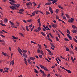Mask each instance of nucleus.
<instances>
[{
  "instance_id": "nucleus-46",
  "label": "nucleus",
  "mask_w": 77,
  "mask_h": 77,
  "mask_svg": "<svg viewBox=\"0 0 77 77\" xmlns=\"http://www.w3.org/2000/svg\"><path fill=\"white\" fill-rule=\"evenodd\" d=\"M26 29L27 31H29V29H28V26H26Z\"/></svg>"
},
{
  "instance_id": "nucleus-64",
  "label": "nucleus",
  "mask_w": 77,
  "mask_h": 77,
  "mask_svg": "<svg viewBox=\"0 0 77 77\" xmlns=\"http://www.w3.org/2000/svg\"><path fill=\"white\" fill-rule=\"evenodd\" d=\"M37 29H38V30H41V27H38Z\"/></svg>"
},
{
  "instance_id": "nucleus-27",
  "label": "nucleus",
  "mask_w": 77,
  "mask_h": 77,
  "mask_svg": "<svg viewBox=\"0 0 77 77\" xmlns=\"http://www.w3.org/2000/svg\"><path fill=\"white\" fill-rule=\"evenodd\" d=\"M72 32L73 33H77V31L75 30H73L72 31Z\"/></svg>"
},
{
  "instance_id": "nucleus-14",
  "label": "nucleus",
  "mask_w": 77,
  "mask_h": 77,
  "mask_svg": "<svg viewBox=\"0 0 77 77\" xmlns=\"http://www.w3.org/2000/svg\"><path fill=\"white\" fill-rule=\"evenodd\" d=\"M39 12V11L38 10L35 11H34V13H35V14H36V15H37V14H39V13H38Z\"/></svg>"
},
{
  "instance_id": "nucleus-49",
  "label": "nucleus",
  "mask_w": 77,
  "mask_h": 77,
  "mask_svg": "<svg viewBox=\"0 0 77 77\" xmlns=\"http://www.w3.org/2000/svg\"><path fill=\"white\" fill-rule=\"evenodd\" d=\"M31 43H32L33 44H36V43L35 42H34L33 41H31Z\"/></svg>"
},
{
  "instance_id": "nucleus-59",
  "label": "nucleus",
  "mask_w": 77,
  "mask_h": 77,
  "mask_svg": "<svg viewBox=\"0 0 77 77\" xmlns=\"http://www.w3.org/2000/svg\"><path fill=\"white\" fill-rule=\"evenodd\" d=\"M66 51H69V49L68 48H66Z\"/></svg>"
},
{
  "instance_id": "nucleus-22",
  "label": "nucleus",
  "mask_w": 77,
  "mask_h": 77,
  "mask_svg": "<svg viewBox=\"0 0 77 77\" xmlns=\"http://www.w3.org/2000/svg\"><path fill=\"white\" fill-rule=\"evenodd\" d=\"M40 53H41V54H42V56H44V52L42 50L40 51Z\"/></svg>"
},
{
  "instance_id": "nucleus-24",
  "label": "nucleus",
  "mask_w": 77,
  "mask_h": 77,
  "mask_svg": "<svg viewBox=\"0 0 77 77\" xmlns=\"http://www.w3.org/2000/svg\"><path fill=\"white\" fill-rule=\"evenodd\" d=\"M18 51H19V53H21V50L20 48H19V49L18 50Z\"/></svg>"
},
{
  "instance_id": "nucleus-20",
  "label": "nucleus",
  "mask_w": 77,
  "mask_h": 77,
  "mask_svg": "<svg viewBox=\"0 0 77 77\" xmlns=\"http://www.w3.org/2000/svg\"><path fill=\"white\" fill-rule=\"evenodd\" d=\"M72 27L73 29H77V27H76V26L74 25H72Z\"/></svg>"
},
{
  "instance_id": "nucleus-39",
  "label": "nucleus",
  "mask_w": 77,
  "mask_h": 77,
  "mask_svg": "<svg viewBox=\"0 0 77 77\" xmlns=\"http://www.w3.org/2000/svg\"><path fill=\"white\" fill-rule=\"evenodd\" d=\"M65 15L66 16V17H67L68 18H69V16L68 15L66 14H65Z\"/></svg>"
},
{
  "instance_id": "nucleus-56",
  "label": "nucleus",
  "mask_w": 77,
  "mask_h": 77,
  "mask_svg": "<svg viewBox=\"0 0 77 77\" xmlns=\"http://www.w3.org/2000/svg\"><path fill=\"white\" fill-rule=\"evenodd\" d=\"M44 45L45 47V48H47V45H45V44H44Z\"/></svg>"
},
{
  "instance_id": "nucleus-60",
  "label": "nucleus",
  "mask_w": 77,
  "mask_h": 77,
  "mask_svg": "<svg viewBox=\"0 0 77 77\" xmlns=\"http://www.w3.org/2000/svg\"><path fill=\"white\" fill-rule=\"evenodd\" d=\"M63 19H65L66 20V17H65V16H63Z\"/></svg>"
},
{
  "instance_id": "nucleus-9",
  "label": "nucleus",
  "mask_w": 77,
  "mask_h": 77,
  "mask_svg": "<svg viewBox=\"0 0 77 77\" xmlns=\"http://www.w3.org/2000/svg\"><path fill=\"white\" fill-rule=\"evenodd\" d=\"M52 27H53V28H56L57 27V25L52 24Z\"/></svg>"
},
{
  "instance_id": "nucleus-8",
  "label": "nucleus",
  "mask_w": 77,
  "mask_h": 77,
  "mask_svg": "<svg viewBox=\"0 0 77 77\" xmlns=\"http://www.w3.org/2000/svg\"><path fill=\"white\" fill-rule=\"evenodd\" d=\"M51 4V2H47L45 3V6H47L48 5H50Z\"/></svg>"
},
{
  "instance_id": "nucleus-32",
  "label": "nucleus",
  "mask_w": 77,
  "mask_h": 77,
  "mask_svg": "<svg viewBox=\"0 0 77 77\" xmlns=\"http://www.w3.org/2000/svg\"><path fill=\"white\" fill-rule=\"evenodd\" d=\"M46 12L47 15H48V14H50V13H49V12H48V11H46Z\"/></svg>"
},
{
  "instance_id": "nucleus-61",
  "label": "nucleus",
  "mask_w": 77,
  "mask_h": 77,
  "mask_svg": "<svg viewBox=\"0 0 77 77\" xmlns=\"http://www.w3.org/2000/svg\"><path fill=\"white\" fill-rule=\"evenodd\" d=\"M50 12H51V14H52L53 13V10H52V11H50Z\"/></svg>"
},
{
  "instance_id": "nucleus-48",
  "label": "nucleus",
  "mask_w": 77,
  "mask_h": 77,
  "mask_svg": "<svg viewBox=\"0 0 77 77\" xmlns=\"http://www.w3.org/2000/svg\"><path fill=\"white\" fill-rule=\"evenodd\" d=\"M49 55H50V56H52V55H53V53H51V52H49Z\"/></svg>"
},
{
  "instance_id": "nucleus-47",
  "label": "nucleus",
  "mask_w": 77,
  "mask_h": 77,
  "mask_svg": "<svg viewBox=\"0 0 77 77\" xmlns=\"http://www.w3.org/2000/svg\"><path fill=\"white\" fill-rule=\"evenodd\" d=\"M51 46H52V47H53V48H55V46L53 45L51 43Z\"/></svg>"
},
{
  "instance_id": "nucleus-1",
  "label": "nucleus",
  "mask_w": 77,
  "mask_h": 77,
  "mask_svg": "<svg viewBox=\"0 0 77 77\" xmlns=\"http://www.w3.org/2000/svg\"><path fill=\"white\" fill-rule=\"evenodd\" d=\"M10 4H11V5H14L12 6H10V8L12 10H15V9H17L18 8H19V6H20V4H17V5L16 4H14L13 3H12L11 2H9Z\"/></svg>"
},
{
  "instance_id": "nucleus-51",
  "label": "nucleus",
  "mask_w": 77,
  "mask_h": 77,
  "mask_svg": "<svg viewBox=\"0 0 77 77\" xmlns=\"http://www.w3.org/2000/svg\"><path fill=\"white\" fill-rule=\"evenodd\" d=\"M56 61H57V62L58 64H59V61H58V60H57V59H56Z\"/></svg>"
},
{
  "instance_id": "nucleus-50",
  "label": "nucleus",
  "mask_w": 77,
  "mask_h": 77,
  "mask_svg": "<svg viewBox=\"0 0 77 77\" xmlns=\"http://www.w3.org/2000/svg\"><path fill=\"white\" fill-rule=\"evenodd\" d=\"M46 50L47 51H48L49 52V53H51V51H50V50L48 49H46Z\"/></svg>"
},
{
  "instance_id": "nucleus-44",
  "label": "nucleus",
  "mask_w": 77,
  "mask_h": 77,
  "mask_svg": "<svg viewBox=\"0 0 77 77\" xmlns=\"http://www.w3.org/2000/svg\"><path fill=\"white\" fill-rule=\"evenodd\" d=\"M37 53H40V49H38L37 50Z\"/></svg>"
},
{
  "instance_id": "nucleus-11",
  "label": "nucleus",
  "mask_w": 77,
  "mask_h": 77,
  "mask_svg": "<svg viewBox=\"0 0 77 77\" xmlns=\"http://www.w3.org/2000/svg\"><path fill=\"white\" fill-rule=\"evenodd\" d=\"M29 3H26V5H27L28 6H30V5H31V6H32V3L30 2H29Z\"/></svg>"
},
{
  "instance_id": "nucleus-26",
  "label": "nucleus",
  "mask_w": 77,
  "mask_h": 77,
  "mask_svg": "<svg viewBox=\"0 0 77 77\" xmlns=\"http://www.w3.org/2000/svg\"><path fill=\"white\" fill-rule=\"evenodd\" d=\"M45 60H47V61H48V62H50V63H51V61H50L49 60H48V59L47 58H45Z\"/></svg>"
},
{
  "instance_id": "nucleus-42",
  "label": "nucleus",
  "mask_w": 77,
  "mask_h": 77,
  "mask_svg": "<svg viewBox=\"0 0 77 77\" xmlns=\"http://www.w3.org/2000/svg\"><path fill=\"white\" fill-rule=\"evenodd\" d=\"M64 40L66 41H69V40H68V39H67L66 38H65L64 39Z\"/></svg>"
},
{
  "instance_id": "nucleus-30",
  "label": "nucleus",
  "mask_w": 77,
  "mask_h": 77,
  "mask_svg": "<svg viewBox=\"0 0 77 77\" xmlns=\"http://www.w3.org/2000/svg\"><path fill=\"white\" fill-rule=\"evenodd\" d=\"M71 59L73 63L74 62V58H73V57H71Z\"/></svg>"
},
{
  "instance_id": "nucleus-38",
  "label": "nucleus",
  "mask_w": 77,
  "mask_h": 77,
  "mask_svg": "<svg viewBox=\"0 0 77 77\" xmlns=\"http://www.w3.org/2000/svg\"><path fill=\"white\" fill-rule=\"evenodd\" d=\"M66 32L67 33H68L69 34H70V32H69V30L67 29Z\"/></svg>"
},
{
  "instance_id": "nucleus-6",
  "label": "nucleus",
  "mask_w": 77,
  "mask_h": 77,
  "mask_svg": "<svg viewBox=\"0 0 77 77\" xmlns=\"http://www.w3.org/2000/svg\"><path fill=\"white\" fill-rule=\"evenodd\" d=\"M4 22L5 23H7L8 20L7 18H5L4 19Z\"/></svg>"
},
{
  "instance_id": "nucleus-12",
  "label": "nucleus",
  "mask_w": 77,
  "mask_h": 77,
  "mask_svg": "<svg viewBox=\"0 0 77 77\" xmlns=\"http://www.w3.org/2000/svg\"><path fill=\"white\" fill-rule=\"evenodd\" d=\"M24 61L25 62L24 63H25V64H26V65H28V64H27V60H26V58H24Z\"/></svg>"
},
{
  "instance_id": "nucleus-63",
  "label": "nucleus",
  "mask_w": 77,
  "mask_h": 77,
  "mask_svg": "<svg viewBox=\"0 0 77 77\" xmlns=\"http://www.w3.org/2000/svg\"><path fill=\"white\" fill-rule=\"evenodd\" d=\"M29 27L31 28V27H32V24H31L30 25H29Z\"/></svg>"
},
{
  "instance_id": "nucleus-40",
  "label": "nucleus",
  "mask_w": 77,
  "mask_h": 77,
  "mask_svg": "<svg viewBox=\"0 0 77 77\" xmlns=\"http://www.w3.org/2000/svg\"><path fill=\"white\" fill-rule=\"evenodd\" d=\"M24 11V10L23 9H20L19 10V12H23Z\"/></svg>"
},
{
  "instance_id": "nucleus-55",
  "label": "nucleus",
  "mask_w": 77,
  "mask_h": 77,
  "mask_svg": "<svg viewBox=\"0 0 77 77\" xmlns=\"http://www.w3.org/2000/svg\"><path fill=\"white\" fill-rule=\"evenodd\" d=\"M38 56L40 58H42V56L41 54H39Z\"/></svg>"
},
{
  "instance_id": "nucleus-33",
  "label": "nucleus",
  "mask_w": 77,
  "mask_h": 77,
  "mask_svg": "<svg viewBox=\"0 0 77 77\" xmlns=\"http://www.w3.org/2000/svg\"><path fill=\"white\" fill-rule=\"evenodd\" d=\"M28 63H29V64H31L32 63L30 62V60L28 59Z\"/></svg>"
},
{
  "instance_id": "nucleus-4",
  "label": "nucleus",
  "mask_w": 77,
  "mask_h": 77,
  "mask_svg": "<svg viewBox=\"0 0 77 77\" xmlns=\"http://www.w3.org/2000/svg\"><path fill=\"white\" fill-rule=\"evenodd\" d=\"M40 71L41 73H43V76L44 77H46V74L45 73V72H44V71H42V70L41 69H40Z\"/></svg>"
},
{
  "instance_id": "nucleus-21",
  "label": "nucleus",
  "mask_w": 77,
  "mask_h": 77,
  "mask_svg": "<svg viewBox=\"0 0 77 77\" xmlns=\"http://www.w3.org/2000/svg\"><path fill=\"white\" fill-rule=\"evenodd\" d=\"M35 70L34 71V72H35V73H37V74H38V73H39V72L35 69Z\"/></svg>"
},
{
  "instance_id": "nucleus-23",
  "label": "nucleus",
  "mask_w": 77,
  "mask_h": 77,
  "mask_svg": "<svg viewBox=\"0 0 77 77\" xmlns=\"http://www.w3.org/2000/svg\"><path fill=\"white\" fill-rule=\"evenodd\" d=\"M49 11H52L53 10L52 9V8L50 6H49Z\"/></svg>"
},
{
  "instance_id": "nucleus-3",
  "label": "nucleus",
  "mask_w": 77,
  "mask_h": 77,
  "mask_svg": "<svg viewBox=\"0 0 77 77\" xmlns=\"http://www.w3.org/2000/svg\"><path fill=\"white\" fill-rule=\"evenodd\" d=\"M74 18L72 17L71 19H69L68 20L69 23H73L74 22Z\"/></svg>"
},
{
  "instance_id": "nucleus-35",
  "label": "nucleus",
  "mask_w": 77,
  "mask_h": 77,
  "mask_svg": "<svg viewBox=\"0 0 77 77\" xmlns=\"http://www.w3.org/2000/svg\"><path fill=\"white\" fill-rule=\"evenodd\" d=\"M9 23H10V24H11V25H14V23L10 21Z\"/></svg>"
},
{
  "instance_id": "nucleus-57",
  "label": "nucleus",
  "mask_w": 77,
  "mask_h": 77,
  "mask_svg": "<svg viewBox=\"0 0 77 77\" xmlns=\"http://www.w3.org/2000/svg\"><path fill=\"white\" fill-rule=\"evenodd\" d=\"M32 20L31 19V20H27V21L28 22H29V23H30L31 22V21H32Z\"/></svg>"
},
{
  "instance_id": "nucleus-52",
  "label": "nucleus",
  "mask_w": 77,
  "mask_h": 77,
  "mask_svg": "<svg viewBox=\"0 0 77 77\" xmlns=\"http://www.w3.org/2000/svg\"><path fill=\"white\" fill-rule=\"evenodd\" d=\"M1 26H4V27H5V26H6V25L2 23L1 24Z\"/></svg>"
},
{
  "instance_id": "nucleus-43",
  "label": "nucleus",
  "mask_w": 77,
  "mask_h": 77,
  "mask_svg": "<svg viewBox=\"0 0 77 77\" xmlns=\"http://www.w3.org/2000/svg\"><path fill=\"white\" fill-rule=\"evenodd\" d=\"M49 35H50V36H51V37L52 38H53V35H52L51 33H49Z\"/></svg>"
},
{
  "instance_id": "nucleus-10",
  "label": "nucleus",
  "mask_w": 77,
  "mask_h": 77,
  "mask_svg": "<svg viewBox=\"0 0 77 77\" xmlns=\"http://www.w3.org/2000/svg\"><path fill=\"white\" fill-rule=\"evenodd\" d=\"M29 59L30 60H33V61L35 60V58L33 57H29Z\"/></svg>"
},
{
  "instance_id": "nucleus-58",
  "label": "nucleus",
  "mask_w": 77,
  "mask_h": 77,
  "mask_svg": "<svg viewBox=\"0 0 77 77\" xmlns=\"http://www.w3.org/2000/svg\"><path fill=\"white\" fill-rule=\"evenodd\" d=\"M39 25H38V26L39 27H41V23H38Z\"/></svg>"
},
{
  "instance_id": "nucleus-25",
  "label": "nucleus",
  "mask_w": 77,
  "mask_h": 77,
  "mask_svg": "<svg viewBox=\"0 0 77 77\" xmlns=\"http://www.w3.org/2000/svg\"><path fill=\"white\" fill-rule=\"evenodd\" d=\"M55 39L57 41H59V38H58V37H56L55 38Z\"/></svg>"
},
{
  "instance_id": "nucleus-37",
  "label": "nucleus",
  "mask_w": 77,
  "mask_h": 77,
  "mask_svg": "<svg viewBox=\"0 0 77 77\" xmlns=\"http://www.w3.org/2000/svg\"><path fill=\"white\" fill-rule=\"evenodd\" d=\"M22 50L24 53H27V50H24L23 49Z\"/></svg>"
},
{
  "instance_id": "nucleus-2",
  "label": "nucleus",
  "mask_w": 77,
  "mask_h": 77,
  "mask_svg": "<svg viewBox=\"0 0 77 77\" xmlns=\"http://www.w3.org/2000/svg\"><path fill=\"white\" fill-rule=\"evenodd\" d=\"M40 68H42V69L46 71H49L48 69H47L46 67H44V66H43L42 65L40 64Z\"/></svg>"
},
{
  "instance_id": "nucleus-62",
  "label": "nucleus",
  "mask_w": 77,
  "mask_h": 77,
  "mask_svg": "<svg viewBox=\"0 0 77 77\" xmlns=\"http://www.w3.org/2000/svg\"><path fill=\"white\" fill-rule=\"evenodd\" d=\"M51 76V75H50V74H48V75L47 76V77H50Z\"/></svg>"
},
{
  "instance_id": "nucleus-19",
  "label": "nucleus",
  "mask_w": 77,
  "mask_h": 77,
  "mask_svg": "<svg viewBox=\"0 0 77 77\" xmlns=\"http://www.w3.org/2000/svg\"><path fill=\"white\" fill-rule=\"evenodd\" d=\"M66 71L67 72H68V73H69V74H71V72L69 70L66 69Z\"/></svg>"
},
{
  "instance_id": "nucleus-31",
  "label": "nucleus",
  "mask_w": 77,
  "mask_h": 77,
  "mask_svg": "<svg viewBox=\"0 0 77 77\" xmlns=\"http://www.w3.org/2000/svg\"><path fill=\"white\" fill-rule=\"evenodd\" d=\"M60 67L62 69H64V70H66V69H65L64 67H62V66H60Z\"/></svg>"
},
{
  "instance_id": "nucleus-13",
  "label": "nucleus",
  "mask_w": 77,
  "mask_h": 77,
  "mask_svg": "<svg viewBox=\"0 0 77 77\" xmlns=\"http://www.w3.org/2000/svg\"><path fill=\"white\" fill-rule=\"evenodd\" d=\"M12 39H17L18 38L17 37H15V36L14 35H12Z\"/></svg>"
},
{
  "instance_id": "nucleus-34",
  "label": "nucleus",
  "mask_w": 77,
  "mask_h": 77,
  "mask_svg": "<svg viewBox=\"0 0 77 77\" xmlns=\"http://www.w3.org/2000/svg\"><path fill=\"white\" fill-rule=\"evenodd\" d=\"M59 9H56V10L55 11V12L56 14L58 13V12H59Z\"/></svg>"
},
{
  "instance_id": "nucleus-45",
  "label": "nucleus",
  "mask_w": 77,
  "mask_h": 77,
  "mask_svg": "<svg viewBox=\"0 0 77 77\" xmlns=\"http://www.w3.org/2000/svg\"><path fill=\"white\" fill-rule=\"evenodd\" d=\"M58 7L60 9H63V7H62L60 5H58Z\"/></svg>"
},
{
  "instance_id": "nucleus-16",
  "label": "nucleus",
  "mask_w": 77,
  "mask_h": 77,
  "mask_svg": "<svg viewBox=\"0 0 77 77\" xmlns=\"http://www.w3.org/2000/svg\"><path fill=\"white\" fill-rule=\"evenodd\" d=\"M2 54H3V56H6L8 55V54L6 53H5L4 52H2Z\"/></svg>"
},
{
  "instance_id": "nucleus-41",
  "label": "nucleus",
  "mask_w": 77,
  "mask_h": 77,
  "mask_svg": "<svg viewBox=\"0 0 77 77\" xmlns=\"http://www.w3.org/2000/svg\"><path fill=\"white\" fill-rule=\"evenodd\" d=\"M59 18H60V17L59 16L57 15L56 16V19H59Z\"/></svg>"
},
{
  "instance_id": "nucleus-29",
  "label": "nucleus",
  "mask_w": 77,
  "mask_h": 77,
  "mask_svg": "<svg viewBox=\"0 0 77 77\" xmlns=\"http://www.w3.org/2000/svg\"><path fill=\"white\" fill-rule=\"evenodd\" d=\"M41 19L40 18H39L37 20V21L38 22V23H41V21H40V20Z\"/></svg>"
},
{
  "instance_id": "nucleus-18",
  "label": "nucleus",
  "mask_w": 77,
  "mask_h": 77,
  "mask_svg": "<svg viewBox=\"0 0 77 77\" xmlns=\"http://www.w3.org/2000/svg\"><path fill=\"white\" fill-rule=\"evenodd\" d=\"M58 0H54L53 2H52V3H53V4H54L56 2H57V1Z\"/></svg>"
},
{
  "instance_id": "nucleus-17",
  "label": "nucleus",
  "mask_w": 77,
  "mask_h": 77,
  "mask_svg": "<svg viewBox=\"0 0 77 77\" xmlns=\"http://www.w3.org/2000/svg\"><path fill=\"white\" fill-rule=\"evenodd\" d=\"M38 48L39 49H41H41H42V46H41V45H39V44H38Z\"/></svg>"
},
{
  "instance_id": "nucleus-54",
  "label": "nucleus",
  "mask_w": 77,
  "mask_h": 77,
  "mask_svg": "<svg viewBox=\"0 0 77 77\" xmlns=\"http://www.w3.org/2000/svg\"><path fill=\"white\" fill-rule=\"evenodd\" d=\"M41 34L43 36H45V34L43 32H41Z\"/></svg>"
},
{
  "instance_id": "nucleus-28",
  "label": "nucleus",
  "mask_w": 77,
  "mask_h": 77,
  "mask_svg": "<svg viewBox=\"0 0 77 77\" xmlns=\"http://www.w3.org/2000/svg\"><path fill=\"white\" fill-rule=\"evenodd\" d=\"M11 2H12V3H17V2H15V0H11Z\"/></svg>"
},
{
  "instance_id": "nucleus-15",
  "label": "nucleus",
  "mask_w": 77,
  "mask_h": 77,
  "mask_svg": "<svg viewBox=\"0 0 77 77\" xmlns=\"http://www.w3.org/2000/svg\"><path fill=\"white\" fill-rule=\"evenodd\" d=\"M23 56L25 58H27V55H26V54H25L24 53H23Z\"/></svg>"
},
{
  "instance_id": "nucleus-53",
  "label": "nucleus",
  "mask_w": 77,
  "mask_h": 77,
  "mask_svg": "<svg viewBox=\"0 0 77 77\" xmlns=\"http://www.w3.org/2000/svg\"><path fill=\"white\" fill-rule=\"evenodd\" d=\"M23 21L24 23H27V21H26L25 20H23Z\"/></svg>"
},
{
  "instance_id": "nucleus-36",
  "label": "nucleus",
  "mask_w": 77,
  "mask_h": 77,
  "mask_svg": "<svg viewBox=\"0 0 77 77\" xmlns=\"http://www.w3.org/2000/svg\"><path fill=\"white\" fill-rule=\"evenodd\" d=\"M69 52L71 53V54H74V52H73V51L71 50L69 51Z\"/></svg>"
},
{
  "instance_id": "nucleus-5",
  "label": "nucleus",
  "mask_w": 77,
  "mask_h": 77,
  "mask_svg": "<svg viewBox=\"0 0 77 77\" xmlns=\"http://www.w3.org/2000/svg\"><path fill=\"white\" fill-rule=\"evenodd\" d=\"M67 36H68L70 40H71V41L72 40V38L69 35V34H67Z\"/></svg>"
},
{
  "instance_id": "nucleus-7",
  "label": "nucleus",
  "mask_w": 77,
  "mask_h": 77,
  "mask_svg": "<svg viewBox=\"0 0 77 77\" xmlns=\"http://www.w3.org/2000/svg\"><path fill=\"white\" fill-rule=\"evenodd\" d=\"M14 64V60H13L10 62V65H12V66H13Z\"/></svg>"
}]
</instances>
